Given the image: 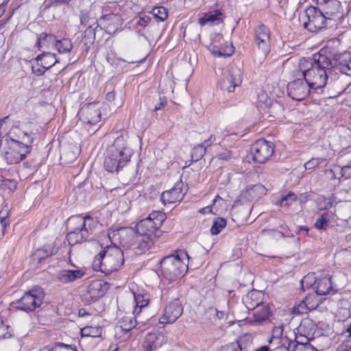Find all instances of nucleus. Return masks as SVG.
I'll list each match as a JSON object with an SVG mask.
<instances>
[{"label":"nucleus","mask_w":351,"mask_h":351,"mask_svg":"<svg viewBox=\"0 0 351 351\" xmlns=\"http://www.w3.org/2000/svg\"><path fill=\"white\" fill-rule=\"evenodd\" d=\"M298 66L310 88L317 91L326 85L328 75L332 71L348 74V71L351 70V53L346 51L336 55L332 59L319 53L314 54L313 58L300 59Z\"/></svg>","instance_id":"nucleus-1"},{"label":"nucleus","mask_w":351,"mask_h":351,"mask_svg":"<svg viewBox=\"0 0 351 351\" xmlns=\"http://www.w3.org/2000/svg\"><path fill=\"white\" fill-rule=\"evenodd\" d=\"M132 154V151L123 137H117L107 150L106 169L109 172L118 171L130 162Z\"/></svg>","instance_id":"nucleus-2"},{"label":"nucleus","mask_w":351,"mask_h":351,"mask_svg":"<svg viewBox=\"0 0 351 351\" xmlns=\"http://www.w3.org/2000/svg\"><path fill=\"white\" fill-rule=\"evenodd\" d=\"M124 256L123 251L116 245H107L93 261V267L96 271L110 274L119 270L123 265Z\"/></svg>","instance_id":"nucleus-3"},{"label":"nucleus","mask_w":351,"mask_h":351,"mask_svg":"<svg viewBox=\"0 0 351 351\" xmlns=\"http://www.w3.org/2000/svg\"><path fill=\"white\" fill-rule=\"evenodd\" d=\"M189 258V255L184 251L164 257L160 261L162 276L170 281L182 278L188 271V265L184 260Z\"/></svg>","instance_id":"nucleus-4"},{"label":"nucleus","mask_w":351,"mask_h":351,"mask_svg":"<svg viewBox=\"0 0 351 351\" xmlns=\"http://www.w3.org/2000/svg\"><path fill=\"white\" fill-rule=\"evenodd\" d=\"M94 223V220L89 216L78 215L70 217L67 222L69 232L66 235L69 244L75 245L86 241Z\"/></svg>","instance_id":"nucleus-5"},{"label":"nucleus","mask_w":351,"mask_h":351,"mask_svg":"<svg viewBox=\"0 0 351 351\" xmlns=\"http://www.w3.org/2000/svg\"><path fill=\"white\" fill-rule=\"evenodd\" d=\"M163 221L162 213H152L149 217L138 221L136 225L135 233L156 237V232Z\"/></svg>","instance_id":"nucleus-6"},{"label":"nucleus","mask_w":351,"mask_h":351,"mask_svg":"<svg viewBox=\"0 0 351 351\" xmlns=\"http://www.w3.org/2000/svg\"><path fill=\"white\" fill-rule=\"evenodd\" d=\"M326 20L319 8L311 6L305 10L303 25L308 31L314 32L324 27Z\"/></svg>","instance_id":"nucleus-7"},{"label":"nucleus","mask_w":351,"mask_h":351,"mask_svg":"<svg viewBox=\"0 0 351 351\" xmlns=\"http://www.w3.org/2000/svg\"><path fill=\"white\" fill-rule=\"evenodd\" d=\"M108 237L112 245L120 244L123 247H131L134 245L135 231L133 228L122 227L117 230L110 229Z\"/></svg>","instance_id":"nucleus-8"},{"label":"nucleus","mask_w":351,"mask_h":351,"mask_svg":"<svg viewBox=\"0 0 351 351\" xmlns=\"http://www.w3.org/2000/svg\"><path fill=\"white\" fill-rule=\"evenodd\" d=\"M242 71L239 67H231L223 73L219 81L220 88L228 93H232L242 82Z\"/></svg>","instance_id":"nucleus-9"},{"label":"nucleus","mask_w":351,"mask_h":351,"mask_svg":"<svg viewBox=\"0 0 351 351\" xmlns=\"http://www.w3.org/2000/svg\"><path fill=\"white\" fill-rule=\"evenodd\" d=\"M273 143L265 139L257 140L251 147V154L254 161L265 162L274 153Z\"/></svg>","instance_id":"nucleus-10"},{"label":"nucleus","mask_w":351,"mask_h":351,"mask_svg":"<svg viewBox=\"0 0 351 351\" xmlns=\"http://www.w3.org/2000/svg\"><path fill=\"white\" fill-rule=\"evenodd\" d=\"M43 299V292L41 289H34L27 292L18 301L19 306L18 308L25 311H34L36 307L39 306Z\"/></svg>","instance_id":"nucleus-11"},{"label":"nucleus","mask_w":351,"mask_h":351,"mask_svg":"<svg viewBox=\"0 0 351 351\" xmlns=\"http://www.w3.org/2000/svg\"><path fill=\"white\" fill-rule=\"evenodd\" d=\"M258 295H261V293L257 291L248 293L245 299V304L249 310H255L254 321L262 322L267 320L269 317L270 311L269 307L261 302H257L255 304L249 302L250 299L256 298Z\"/></svg>","instance_id":"nucleus-12"},{"label":"nucleus","mask_w":351,"mask_h":351,"mask_svg":"<svg viewBox=\"0 0 351 351\" xmlns=\"http://www.w3.org/2000/svg\"><path fill=\"white\" fill-rule=\"evenodd\" d=\"M109 287L110 285L107 282L99 279L93 280L87 287L84 299L88 302L96 301L104 295Z\"/></svg>","instance_id":"nucleus-13"},{"label":"nucleus","mask_w":351,"mask_h":351,"mask_svg":"<svg viewBox=\"0 0 351 351\" xmlns=\"http://www.w3.org/2000/svg\"><path fill=\"white\" fill-rule=\"evenodd\" d=\"M80 119L85 124L95 125L101 121V112L97 103L87 104L78 112Z\"/></svg>","instance_id":"nucleus-14"},{"label":"nucleus","mask_w":351,"mask_h":351,"mask_svg":"<svg viewBox=\"0 0 351 351\" xmlns=\"http://www.w3.org/2000/svg\"><path fill=\"white\" fill-rule=\"evenodd\" d=\"M312 90L309 84L304 79H298L291 82L287 85V93L289 96L297 101L304 99Z\"/></svg>","instance_id":"nucleus-15"},{"label":"nucleus","mask_w":351,"mask_h":351,"mask_svg":"<svg viewBox=\"0 0 351 351\" xmlns=\"http://www.w3.org/2000/svg\"><path fill=\"white\" fill-rule=\"evenodd\" d=\"M319 8L327 20L340 19L343 16L341 2L337 0H322Z\"/></svg>","instance_id":"nucleus-16"},{"label":"nucleus","mask_w":351,"mask_h":351,"mask_svg":"<svg viewBox=\"0 0 351 351\" xmlns=\"http://www.w3.org/2000/svg\"><path fill=\"white\" fill-rule=\"evenodd\" d=\"M256 39L258 49L262 52L264 59L270 51V31L264 25H260L256 29Z\"/></svg>","instance_id":"nucleus-17"},{"label":"nucleus","mask_w":351,"mask_h":351,"mask_svg":"<svg viewBox=\"0 0 351 351\" xmlns=\"http://www.w3.org/2000/svg\"><path fill=\"white\" fill-rule=\"evenodd\" d=\"M225 14L221 9L210 10L198 19V23L200 26L217 25L222 23L225 19Z\"/></svg>","instance_id":"nucleus-18"},{"label":"nucleus","mask_w":351,"mask_h":351,"mask_svg":"<svg viewBox=\"0 0 351 351\" xmlns=\"http://www.w3.org/2000/svg\"><path fill=\"white\" fill-rule=\"evenodd\" d=\"M183 308L178 301L169 303L165 308V313L160 318L161 324H172L182 314Z\"/></svg>","instance_id":"nucleus-19"},{"label":"nucleus","mask_w":351,"mask_h":351,"mask_svg":"<svg viewBox=\"0 0 351 351\" xmlns=\"http://www.w3.org/2000/svg\"><path fill=\"white\" fill-rule=\"evenodd\" d=\"M182 188L183 183L177 182L172 189L164 191L160 196L162 204L166 205L180 202L185 195Z\"/></svg>","instance_id":"nucleus-20"},{"label":"nucleus","mask_w":351,"mask_h":351,"mask_svg":"<svg viewBox=\"0 0 351 351\" xmlns=\"http://www.w3.org/2000/svg\"><path fill=\"white\" fill-rule=\"evenodd\" d=\"M121 17L115 14H108L101 16L99 21V25L104 28L108 34L114 33L121 25Z\"/></svg>","instance_id":"nucleus-21"},{"label":"nucleus","mask_w":351,"mask_h":351,"mask_svg":"<svg viewBox=\"0 0 351 351\" xmlns=\"http://www.w3.org/2000/svg\"><path fill=\"white\" fill-rule=\"evenodd\" d=\"M21 143L12 140L9 143L8 149L4 152V157L9 164H15L19 162L24 158V154L19 151Z\"/></svg>","instance_id":"nucleus-22"},{"label":"nucleus","mask_w":351,"mask_h":351,"mask_svg":"<svg viewBox=\"0 0 351 351\" xmlns=\"http://www.w3.org/2000/svg\"><path fill=\"white\" fill-rule=\"evenodd\" d=\"M166 342L165 336L160 332H150L147 335L144 341L145 351H155Z\"/></svg>","instance_id":"nucleus-23"},{"label":"nucleus","mask_w":351,"mask_h":351,"mask_svg":"<svg viewBox=\"0 0 351 351\" xmlns=\"http://www.w3.org/2000/svg\"><path fill=\"white\" fill-rule=\"evenodd\" d=\"M265 193V188L262 184H255L252 186L247 187L243 191L239 196V201L243 199L247 201H253L258 199L261 195Z\"/></svg>","instance_id":"nucleus-24"},{"label":"nucleus","mask_w":351,"mask_h":351,"mask_svg":"<svg viewBox=\"0 0 351 351\" xmlns=\"http://www.w3.org/2000/svg\"><path fill=\"white\" fill-rule=\"evenodd\" d=\"M84 273L80 269H63L57 274V279L61 283H68L73 282L83 277Z\"/></svg>","instance_id":"nucleus-25"},{"label":"nucleus","mask_w":351,"mask_h":351,"mask_svg":"<svg viewBox=\"0 0 351 351\" xmlns=\"http://www.w3.org/2000/svg\"><path fill=\"white\" fill-rule=\"evenodd\" d=\"M154 237L152 236L135 233L134 245L132 247L138 249L141 252H144L148 250L153 245Z\"/></svg>","instance_id":"nucleus-26"},{"label":"nucleus","mask_w":351,"mask_h":351,"mask_svg":"<svg viewBox=\"0 0 351 351\" xmlns=\"http://www.w3.org/2000/svg\"><path fill=\"white\" fill-rule=\"evenodd\" d=\"M311 299V297L310 295L306 296L304 300L300 301L299 304L293 306L292 313L295 315H302L307 313L308 311L316 308V304L309 302Z\"/></svg>","instance_id":"nucleus-27"},{"label":"nucleus","mask_w":351,"mask_h":351,"mask_svg":"<svg viewBox=\"0 0 351 351\" xmlns=\"http://www.w3.org/2000/svg\"><path fill=\"white\" fill-rule=\"evenodd\" d=\"M317 295H325L332 290V283L330 278L326 276L317 280L316 286Z\"/></svg>","instance_id":"nucleus-28"},{"label":"nucleus","mask_w":351,"mask_h":351,"mask_svg":"<svg viewBox=\"0 0 351 351\" xmlns=\"http://www.w3.org/2000/svg\"><path fill=\"white\" fill-rule=\"evenodd\" d=\"M36 61L38 65L39 62H40L41 65H43V68L47 69H50L56 63L59 62V60L56 58V55L50 52L43 53L38 55L36 58Z\"/></svg>","instance_id":"nucleus-29"},{"label":"nucleus","mask_w":351,"mask_h":351,"mask_svg":"<svg viewBox=\"0 0 351 351\" xmlns=\"http://www.w3.org/2000/svg\"><path fill=\"white\" fill-rule=\"evenodd\" d=\"M122 330L128 332L136 325V321L132 315H127L121 317L119 322Z\"/></svg>","instance_id":"nucleus-30"},{"label":"nucleus","mask_w":351,"mask_h":351,"mask_svg":"<svg viewBox=\"0 0 351 351\" xmlns=\"http://www.w3.org/2000/svg\"><path fill=\"white\" fill-rule=\"evenodd\" d=\"M332 216V213H324L316 220L315 223V227L319 230H326L328 227V222Z\"/></svg>","instance_id":"nucleus-31"},{"label":"nucleus","mask_w":351,"mask_h":351,"mask_svg":"<svg viewBox=\"0 0 351 351\" xmlns=\"http://www.w3.org/2000/svg\"><path fill=\"white\" fill-rule=\"evenodd\" d=\"M54 254V249L49 246H44L43 248L38 249L33 254L34 260L40 262L41 260L51 256Z\"/></svg>","instance_id":"nucleus-32"},{"label":"nucleus","mask_w":351,"mask_h":351,"mask_svg":"<svg viewBox=\"0 0 351 351\" xmlns=\"http://www.w3.org/2000/svg\"><path fill=\"white\" fill-rule=\"evenodd\" d=\"M80 21L82 25L87 26L86 32H92L99 26L98 23L94 19H90L87 13L81 15Z\"/></svg>","instance_id":"nucleus-33"},{"label":"nucleus","mask_w":351,"mask_h":351,"mask_svg":"<svg viewBox=\"0 0 351 351\" xmlns=\"http://www.w3.org/2000/svg\"><path fill=\"white\" fill-rule=\"evenodd\" d=\"M134 297L136 302V306L134 309V314L138 315L141 313L142 308L146 306L148 304L149 300L141 294L134 293Z\"/></svg>","instance_id":"nucleus-34"},{"label":"nucleus","mask_w":351,"mask_h":351,"mask_svg":"<svg viewBox=\"0 0 351 351\" xmlns=\"http://www.w3.org/2000/svg\"><path fill=\"white\" fill-rule=\"evenodd\" d=\"M55 47L59 53H69L73 48V44L70 40L63 38L60 40H56Z\"/></svg>","instance_id":"nucleus-35"},{"label":"nucleus","mask_w":351,"mask_h":351,"mask_svg":"<svg viewBox=\"0 0 351 351\" xmlns=\"http://www.w3.org/2000/svg\"><path fill=\"white\" fill-rule=\"evenodd\" d=\"M54 41L55 38L53 36L43 32L38 36L36 46L38 47V49H40L42 46H48L49 43H52Z\"/></svg>","instance_id":"nucleus-36"},{"label":"nucleus","mask_w":351,"mask_h":351,"mask_svg":"<svg viewBox=\"0 0 351 351\" xmlns=\"http://www.w3.org/2000/svg\"><path fill=\"white\" fill-rule=\"evenodd\" d=\"M317 280L315 276L313 274H308L306 275L302 280H301V285L302 289L304 290L305 289H308L311 287H313L314 289H315Z\"/></svg>","instance_id":"nucleus-37"},{"label":"nucleus","mask_w":351,"mask_h":351,"mask_svg":"<svg viewBox=\"0 0 351 351\" xmlns=\"http://www.w3.org/2000/svg\"><path fill=\"white\" fill-rule=\"evenodd\" d=\"M226 226V221L223 218H217L213 221L210 232L213 235L218 234Z\"/></svg>","instance_id":"nucleus-38"},{"label":"nucleus","mask_w":351,"mask_h":351,"mask_svg":"<svg viewBox=\"0 0 351 351\" xmlns=\"http://www.w3.org/2000/svg\"><path fill=\"white\" fill-rule=\"evenodd\" d=\"M297 201V196L293 192H289L287 195L282 197L276 204L280 206H289Z\"/></svg>","instance_id":"nucleus-39"},{"label":"nucleus","mask_w":351,"mask_h":351,"mask_svg":"<svg viewBox=\"0 0 351 351\" xmlns=\"http://www.w3.org/2000/svg\"><path fill=\"white\" fill-rule=\"evenodd\" d=\"M206 152L205 148L201 144H199L193 147L191 152V158L193 160L197 161L204 156Z\"/></svg>","instance_id":"nucleus-40"},{"label":"nucleus","mask_w":351,"mask_h":351,"mask_svg":"<svg viewBox=\"0 0 351 351\" xmlns=\"http://www.w3.org/2000/svg\"><path fill=\"white\" fill-rule=\"evenodd\" d=\"M234 52L233 47L231 46H227L225 49H213L212 50V53L215 56L219 57H228L231 56Z\"/></svg>","instance_id":"nucleus-41"},{"label":"nucleus","mask_w":351,"mask_h":351,"mask_svg":"<svg viewBox=\"0 0 351 351\" xmlns=\"http://www.w3.org/2000/svg\"><path fill=\"white\" fill-rule=\"evenodd\" d=\"M153 14L160 21H165L167 18V10L165 7H156L153 9Z\"/></svg>","instance_id":"nucleus-42"},{"label":"nucleus","mask_w":351,"mask_h":351,"mask_svg":"<svg viewBox=\"0 0 351 351\" xmlns=\"http://www.w3.org/2000/svg\"><path fill=\"white\" fill-rule=\"evenodd\" d=\"M0 186L3 189H8L11 191H13L16 188V183L12 180L8 179H0Z\"/></svg>","instance_id":"nucleus-43"},{"label":"nucleus","mask_w":351,"mask_h":351,"mask_svg":"<svg viewBox=\"0 0 351 351\" xmlns=\"http://www.w3.org/2000/svg\"><path fill=\"white\" fill-rule=\"evenodd\" d=\"M325 161L323 158H313L304 164L306 169H313Z\"/></svg>","instance_id":"nucleus-44"},{"label":"nucleus","mask_w":351,"mask_h":351,"mask_svg":"<svg viewBox=\"0 0 351 351\" xmlns=\"http://www.w3.org/2000/svg\"><path fill=\"white\" fill-rule=\"evenodd\" d=\"M336 316L339 322H344L348 318L350 317L351 313L348 308H341L338 310Z\"/></svg>","instance_id":"nucleus-45"},{"label":"nucleus","mask_w":351,"mask_h":351,"mask_svg":"<svg viewBox=\"0 0 351 351\" xmlns=\"http://www.w3.org/2000/svg\"><path fill=\"white\" fill-rule=\"evenodd\" d=\"M283 332V326H274L271 331V337L269 339L268 342L271 343L273 339H278L281 337Z\"/></svg>","instance_id":"nucleus-46"},{"label":"nucleus","mask_w":351,"mask_h":351,"mask_svg":"<svg viewBox=\"0 0 351 351\" xmlns=\"http://www.w3.org/2000/svg\"><path fill=\"white\" fill-rule=\"evenodd\" d=\"M11 337V333L9 331V326L0 322V339H6Z\"/></svg>","instance_id":"nucleus-47"},{"label":"nucleus","mask_w":351,"mask_h":351,"mask_svg":"<svg viewBox=\"0 0 351 351\" xmlns=\"http://www.w3.org/2000/svg\"><path fill=\"white\" fill-rule=\"evenodd\" d=\"M50 351H77V350L75 348L71 347V346L64 344L63 343H59Z\"/></svg>","instance_id":"nucleus-48"},{"label":"nucleus","mask_w":351,"mask_h":351,"mask_svg":"<svg viewBox=\"0 0 351 351\" xmlns=\"http://www.w3.org/2000/svg\"><path fill=\"white\" fill-rule=\"evenodd\" d=\"M341 337L345 338L341 345L342 350L343 351H351V337L347 335Z\"/></svg>","instance_id":"nucleus-49"},{"label":"nucleus","mask_w":351,"mask_h":351,"mask_svg":"<svg viewBox=\"0 0 351 351\" xmlns=\"http://www.w3.org/2000/svg\"><path fill=\"white\" fill-rule=\"evenodd\" d=\"M215 143H219V142L216 136L212 134L209 136L208 139L205 140L202 143H201V145L204 148H205V150L206 151L208 147H209L211 145Z\"/></svg>","instance_id":"nucleus-50"},{"label":"nucleus","mask_w":351,"mask_h":351,"mask_svg":"<svg viewBox=\"0 0 351 351\" xmlns=\"http://www.w3.org/2000/svg\"><path fill=\"white\" fill-rule=\"evenodd\" d=\"M8 216V210H2L0 211V221L3 228H5L7 224L8 223V221L7 220V217Z\"/></svg>","instance_id":"nucleus-51"},{"label":"nucleus","mask_w":351,"mask_h":351,"mask_svg":"<svg viewBox=\"0 0 351 351\" xmlns=\"http://www.w3.org/2000/svg\"><path fill=\"white\" fill-rule=\"evenodd\" d=\"M238 349L241 351L242 350L240 341L239 340L237 341V343H231L226 346L223 351H238Z\"/></svg>","instance_id":"nucleus-52"},{"label":"nucleus","mask_w":351,"mask_h":351,"mask_svg":"<svg viewBox=\"0 0 351 351\" xmlns=\"http://www.w3.org/2000/svg\"><path fill=\"white\" fill-rule=\"evenodd\" d=\"M315 348L310 344L299 343L295 351H314Z\"/></svg>","instance_id":"nucleus-53"},{"label":"nucleus","mask_w":351,"mask_h":351,"mask_svg":"<svg viewBox=\"0 0 351 351\" xmlns=\"http://www.w3.org/2000/svg\"><path fill=\"white\" fill-rule=\"evenodd\" d=\"M342 176L346 178H351V164L341 167Z\"/></svg>","instance_id":"nucleus-54"},{"label":"nucleus","mask_w":351,"mask_h":351,"mask_svg":"<svg viewBox=\"0 0 351 351\" xmlns=\"http://www.w3.org/2000/svg\"><path fill=\"white\" fill-rule=\"evenodd\" d=\"M299 342L297 341H289L287 346H286V349L287 351H295L296 348L299 345Z\"/></svg>","instance_id":"nucleus-55"},{"label":"nucleus","mask_w":351,"mask_h":351,"mask_svg":"<svg viewBox=\"0 0 351 351\" xmlns=\"http://www.w3.org/2000/svg\"><path fill=\"white\" fill-rule=\"evenodd\" d=\"M258 106L263 109V108H264L265 107H268V108H272V107L273 108H277V107H280V105L278 103H276V102L274 103V104H271V101L269 100V104L267 102H266L265 104H263L261 103V101H259Z\"/></svg>","instance_id":"nucleus-56"},{"label":"nucleus","mask_w":351,"mask_h":351,"mask_svg":"<svg viewBox=\"0 0 351 351\" xmlns=\"http://www.w3.org/2000/svg\"><path fill=\"white\" fill-rule=\"evenodd\" d=\"M150 21V18L149 16H143V17H140L138 19V21H137V24L140 26H146L147 24L148 23V22Z\"/></svg>","instance_id":"nucleus-57"},{"label":"nucleus","mask_w":351,"mask_h":351,"mask_svg":"<svg viewBox=\"0 0 351 351\" xmlns=\"http://www.w3.org/2000/svg\"><path fill=\"white\" fill-rule=\"evenodd\" d=\"M47 70V69L43 68V65H41V64H40V66H39L38 68H36V66H32L33 72L38 75H43Z\"/></svg>","instance_id":"nucleus-58"},{"label":"nucleus","mask_w":351,"mask_h":351,"mask_svg":"<svg viewBox=\"0 0 351 351\" xmlns=\"http://www.w3.org/2000/svg\"><path fill=\"white\" fill-rule=\"evenodd\" d=\"M166 104H167L166 98L165 97H160V103H159V104L156 105L154 107V111L159 110L162 109Z\"/></svg>","instance_id":"nucleus-59"},{"label":"nucleus","mask_w":351,"mask_h":351,"mask_svg":"<svg viewBox=\"0 0 351 351\" xmlns=\"http://www.w3.org/2000/svg\"><path fill=\"white\" fill-rule=\"evenodd\" d=\"M339 335L341 336H343L344 335H347L348 336H350L351 337V323L348 325H347L345 328V329H343L340 333Z\"/></svg>","instance_id":"nucleus-60"},{"label":"nucleus","mask_w":351,"mask_h":351,"mask_svg":"<svg viewBox=\"0 0 351 351\" xmlns=\"http://www.w3.org/2000/svg\"><path fill=\"white\" fill-rule=\"evenodd\" d=\"M106 99L110 101V102H112L113 101H114L115 99V94L114 92H109L108 93H107L106 95Z\"/></svg>","instance_id":"nucleus-61"},{"label":"nucleus","mask_w":351,"mask_h":351,"mask_svg":"<svg viewBox=\"0 0 351 351\" xmlns=\"http://www.w3.org/2000/svg\"><path fill=\"white\" fill-rule=\"evenodd\" d=\"M212 210H211V208L210 206H206L204 208H202L201 209L199 210V212L202 214H206V213H211Z\"/></svg>","instance_id":"nucleus-62"},{"label":"nucleus","mask_w":351,"mask_h":351,"mask_svg":"<svg viewBox=\"0 0 351 351\" xmlns=\"http://www.w3.org/2000/svg\"><path fill=\"white\" fill-rule=\"evenodd\" d=\"M6 3H3L0 5V17L3 14L5 11Z\"/></svg>","instance_id":"nucleus-63"},{"label":"nucleus","mask_w":351,"mask_h":351,"mask_svg":"<svg viewBox=\"0 0 351 351\" xmlns=\"http://www.w3.org/2000/svg\"><path fill=\"white\" fill-rule=\"evenodd\" d=\"M254 351H269V348L267 346H263L258 348Z\"/></svg>","instance_id":"nucleus-64"}]
</instances>
